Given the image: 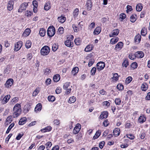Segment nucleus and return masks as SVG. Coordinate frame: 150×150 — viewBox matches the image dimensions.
<instances>
[{
	"label": "nucleus",
	"instance_id": "f257e3e1",
	"mask_svg": "<svg viewBox=\"0 0 150 150\" xmlns=\"http://www.w3.org/2000/svg\"><path fill=\"white\" fill-rule=\"evenodd\" d=\"M21 106L20 104H16L13 108V117H17L21 113Z\"/></svg>",
	"mask_w": 150,
	"mask_h": 150
},
{
	"label": "nucleus",
	"instance_id": "f03ea898",
	"mask_svg": "<svg viewBox=\"0 0 150 150\" xmlns=\"http://www.w3.org/2000/svg\"><path fill=\"white\" fill-rule=\"evenodd\" d=\"M50 52V47L47 46H45L41 49L40 53L42 55L45 56L47 55Z\"/></svg>",
	"mask_w": 150,
	"mask_h": 150
},
{
	"label": "nucleus",
	"instance_id": "7ed1b4c3",
	"mask_svg": "<svg viewBox=\"0 0 150 150\" xmlns=\"http://www.w3.org/2000/svg\"><path fill=\"white\" fill-rule=\"evenodd\" d=\"M55 33V30L53 26H50L48 29L47 34L50 37L53 36Z\"/></svg>",
	"mask_w": 150,
	"mask_h": 150
},
{
	"label": "nucleus",
	"instance_id": "20e7f679",
	"mask_svg": "<svg viewBox=\"0 0 150 150\" xmlns=\"http://www.w3.org/2000/svg\"><path fill=\"white\" fill-rule=\"evenodd\" d=\"M97 70L100 71L102 70L105 67V65L104 62H98L96 65Z\"/></svg>",
	"mask_w": 150,
	"mask_h": 150
},
{
	"label": "nucleus",
	"instance_id": "39448f33",
	"mask_svg": "<svg viewBox=\"0 0 150 150\" xmlns=\"http://www.w3.org/2000/svg\"><path fill=\"white\" fill-rule=\"evenodd\" d=\"M23 42L21 41H19L15 45V48L14 49L15 51H18L22 46Z\"/></svg>",
	"mask_w": 150,
	"mask_h": 150
},
{
	"label": "nucleus",
	"instance_id": "423d86ee",
	"mask_svg": "<svg viewBox=\"0 0 150 150\" xmlns=\"http://www.w3.org/2000/svg\"><path fill=\"white\" fill-rule=\"evenodd\" d=\"M13 79H8L5 83V86L6 88H10L13 85Z\"/></svg>",
	"mask_w": 150,
	"mask_h": 150
},
{
	"label": "nucleus",
	"instance_id": "0eeeda50",
	"mask_svg": "<svg viewBox=\"0 0 150 150\" xmlns=\"http://www.w3.org/2000/svg\"><path fill=\"white\" fill-rule=\"evenodd\" d=\"M81 128V125L79 123L77 124L74 128L73 132L74 134H77L80 131Z\"/></svg>",
	"mask_w": 150,
	"mask_h": 150
},
{
	"label": "nucleus",
	"instance_id": "6e6552de",
	"mask_svg": "<svg viewBox=\"0 0 150 150\" xmlns=\"http://www.w3.org/2000/svg\"><path fill=\"white\" fill-rule=\"evenodd\" d=\"M119 32V30L117 29L114 30L109 35L110 37H112L117 35Z\"/></svg>",
	"mask_w": 150,
	"mask_h": 150
},
{
	"label": "nucleus",
	"instance_id": "1a4fd4ad",
	"mask_svg": "<svg viewBox=\"0 0 150 150\" xmlns=\"http://www.w3.org/2000/svg\"><path fill=\"white\" fill-rule=\"evenodd\" d=\"M28 6V4L26 3H23L21 5L20 8L18 10V11L19 12H22L23 11L25 10Z\"/></svg>",
	"mask_w": 150,
	"mask_h": 150
},
{
	"label": "nucleus",
	"instance_id": "9d476101",
	"mask_svg": "<svg viewBox=\"0 0 150 150\" xmlns=\"http://www.w3.org/2000/svg\"><path fill=\"white\" fill-rule=\"evenodd\" d=\"M108 115V112L107 111H104L100 115L99 118L101 119H103L104 118H106Z\"/></svg>",
	"mask_w": 150,
	"mask_h": 150
},
{
	"label": "nucleus",
	"instance_id": "9b49d317",
	"mask_svg": "<svg viewBox=\"0 0 150 150\" xmlns=\"http://www.w3.org/2000/svg\"><path fill=\"white\" fill-rule=\"evenodd\" d=\"M86 6L88 10H90L92 7V2L91 0H88L86 1Z\"/></svg>",
	"mask_w": 150,
	"mask_h": 150
},
{
	"label": "nucleus",
	"instance_id": "f8f14e48",
	"mask_svg": "<svg viewBox=\"0 0 150 150\" xmlns=\"http://www.w3.org/2000/svg\"><path fill=\"white\" fill-rule=\"evenodd\" d=\"M136 57L137 58H142L144 56V54L142 51H138L135 53Z\"/></svg>",
	"mask_w": 150,
	"mask_h": 150
},
{
	"label": "nucleus",
	"instance_id": "ddd939ff",
	"mask_svg": "<svg viewBox=\"0 0 150 150\" xmlns=\"http://www.w3.org/2000/svg\"><path fill=\"white\" fill-rule=\"evenodd\" d=\"M30 31L31 30L29 28H26L22 34V36L24 37L28 36L30 35Z\"/></svg>",
	"mask_w": 150,
	"mask_h": 150
},
{
	"label": "nucleus",
	"instance_id": "4468645a",
	"mask_svg": "<svg viewBox=\"0 0 150 150\" xmlns=\"http://www.w3.org/2000/svg\"><path fill=\"white\" fill-rule=\"evenodd\" d=\"M10 95H7L5 96L2 100V103L4 104L7 103L10 99Z\"/></svg>",
	"mask_w": 150,
	"mask_h": 150
},
{
	"label": "nucleus",
	"instance_id": "2eb2a0df",
	"mask_svg": "<svg viewBox=\"0 0 150 150\" xmlns=\"http://www.w3.org/2000/svg\"><path fill=\"white\" fill-rule=\"evenodd\" d=\"M65 45L68 47H73V43L71 42V40L69 39L67 40L65 42Z\"/></svg>",
	"mask_w": 150,
	"mask_h": 150
},
{
	"label": "nucleus",
	"instance_id": "dca6fc26",
	"mask_svg": "<svg viewBox=\"0 0 150 150\" xmlns=\"http://www.w3.org/2000/svg\"><path fill=\"white\" fill-rule=\"evenodd\" d=\"M120 133V129L118 128H115L113 131V135L115 137L118 136Z\"/></svg>",
	"mask_w": 150,
	"mask_h": 150
},
{
	"label": "nucleus",
	"instance_id": "f3484780",
	"mask_svg": "<svg viewBox=\"0 0 150 150\" xmlns=\"http://www.w3.org/2000/svg\"><path fill=\"white\" fill-rule=\"evenodd\" d=\"M123 46V42H119L116 45L115 49V50H117V49L120 50L122 48Z\"/></svg>",
	"mask_w": 150,
	"mask_h": 150
},
{
	"label": "nucleus",
	"instance_id": "a211bd4d",
	"mask_svg": "<svg viewBox=\"0 0 150 150\" xmlns=\"http://www.w3.org/2000/svg\"><path fill=\"white\" fill-rule=\"evenodd\" d=\"M14 3L13 2L11 1H9L8 3L7 6V9L9 11H11L12 10L13 8V6Z\"/></svg>",
	"mask_w": 150,
	"mask_h": 150
},
{
	"label": "nucleus",
	"instance_id": "6ab92c4d",
	"mask_svg": "<svg viewBox=\"0 0 150 150\" xmlns=\"http://www.w3.org/2000/svg\"><path fill=\"white\" fill-rule=\"evenodd\" d=\"M26 121L27 119L26 117H23L20 119L18 122V124L20 125H22L26 123Z\"/></svg>",
	"mask_w": 150,
	"mask_h": 150
},
{
	"label": "nucleus",
	"instance_id": "aec40b11",
	"mask_svg": "<svg viewBox=\"0 0 150 150\" xmlns=\"http://www.w3.org/2000/svg\"><path fill=\"white\" fill-rule=\"evenodd\" d=\"M79 70V69L78 67H74L72 69L71 73L73 75H75L78 73Z\"/></svg>",
	"mask_w": 150,
	"mask_h": 150
},
{
	"label": "nucleus",
	"instance_id": "412c9836",
	"mask_svg": "<svg viewBox=\"0 0 150 150\" xmlns=\"http://www.w3.org/2000/svg\"><path fill=\"white\" fill-rule=\"evenodd\" d=\"M101 31L100 27H96L93 32V33L95 35H98L99 34Z\"/></svg>",
	"mask_w": 150,
	"mask_h": 150
},
{
	"label": "nucleus",
	"instance_id": "4be33fe9",
	"mask_svg": "<svg viewBox=\"0 0 150 150\" xmlns=\"http://www.w3.org/2000/svg\"><path fill=\"white\" fill-rule=\"evenodd\" d=\"M52 129V127L50 126H48L47 127L42 129H41V131L43 132H49Z\"/></svg>",
	"mask_w": 150,
	"mask_h": 150
},
{
	"label": "nucleus",
	"instance_id": "5701e85b",
	"mask_svg": "<svg viewBox=\"0 0 150 150\" xmlns=\"http://www.w3.org/2000/svg\"><path fill=\"white\" fill-rule=\"evenodd\" d=\"M42 105L41 104L38 103L36 106L35 109V110L36 112H38L41 110Z\"/></svg>",
	"mask_w": 150,
	"mask_h": 150
},
{
	"label": "nucleus",
	"instance_id": "b1692460",
	"mask_svg": "<svg viewBox=\"0 0 150 150\" xmlns=\"http://www.w3.org/2000/svg\"><path fill=\"white\" fill-rule=\"evenodd\" d=\"M134 40L135 42L139 43L141 40V36L140 34H138L135 37Z\"/></svg>",
	"mask_w": 150,
	"mask_h": 150
},
{
	"label": "nucleus",
	"instance_id": "393cba45",
	"mask_svg": "<svg viewBox=\"0 0 150 150\" xmlns=\"http://www.w3.org/2000/svg\"><path fill=\"white\" fill-rule=\"evenodd\" d=\"M93 45H89L87 46L85 49V51L86 52H89L93 49Z\"/></svg>",
	"mask_w": 150,
	"mask_h": 150
},
{
	"label": "nucleus",
	"instance_id": "a878e982",
	"mask_svg": "<svg viewBox=\"0 0 150 150\" xmlns=\"http://www.w3.org/2000/svg\"><path fill=\"white\" fill-rule=\"evenodd\" d=\"M119 38L117 37L112 38L110 41V43L112 44H114L118 41Z\"/></svg>",
	"mask_w": 150,
	"mask_h": 150
},
{
	"label": "nucleus",
	"instance_id": "bb28decb",
	"mask_svg": "<svg viewBox=\"0 0 150 150\" xmlns=\"http://www.w3.org/2000/svg\"><path fill=\"white\" fill-rule=\"evenodd\" d=\"M137 16L135 14H133L130 17V21L134 23L135 21L137 20Z\"/></svg>",
	"mask_w": 150,
	"mask_h": 150
},
{
	"label": "nucleus",
	"instance_id": "cd10ccee",
	"mask_svg": "<svg viewBox=\"0 0 150 150\" xmlns=\"http://www.w3.org/2000/svg\"><path fill=\"white\" fill-rule=\"evenodd\" d=\"M45 30L43 28H41L39 31V33L40 36L42 37L44 36L46 33Z\"/></svg>",
	"mask_w": 150,
	"mask_h": 150
},
{
	"label": "nucleus",
	"instance_id": "c85d7f7f",
	"mask_svg": "<svg viewBox=\"0 0 150 150\" xmlns=\"http://www.w3.org/2000/svg\"><path fill=\"white\" fill-rule=\"evenodd\" d=\"M60 75L58 74H57L55 75L53 78V80L55 82H57L60 80Z\"/></svg>",
	"mask_w": 150,
	"mask_h": 150
},
{
	"label": "nucleus",
	"instance_id": "c756f323",
	"mask_svg": "<svg viewBox=\"0 0 150 150\" xmlns=\"http://www.w3.org/2000/svg\"><path fill=\"white\" fill-rule=\"evenodd\" d=\"M146 120V118L144 116H141L139 117L138 121L140 123H142Z\"/></svg>",
	"mask_w": 150,
	"mask_h": 150
},
{
	"label": "nucleus",
	"instance_id": "7c9ffc66",
	"mask_svg": "<svg viewBox=\"0 0 150 150\" xmlns=\"http://www.w3.org/2000/svg\"><path fill=\"white\" fill-rule=\"evenodd\" d=\"M58 20L60 23H63L65 21L66 18L64 16H62L60 17H59L58 18Z\"/></svg>",
	"mask_w": 150,
	"mask_h": 150
},
{
	"label": "nucleus",
	"instance_id": "2f4dec72",
	"mask_svg": "<svg viewBox=\"0 0 150 150\" xmlns=\"http://www.w3.org/2000/svg\"><path fill=\"white\" fill-rule=\"evenodd\" d=\"M101 133L100 131V130L97 131L96 134L93 137V139L94 140L96 139H97L100 136Z\"/></svg>",
	"mask_w": 150,
	"mask_h": 150
},
{
	"label": "nucleus",
	"instance_id": "473e14b6",
	"mask_svg": "<svg viewBox=\"0 0 150 150\" xmlns=\"http://www.w3.org/2000/svg\"><path fill=\"white\" fill-rule=\"evenodd\" d=\"M40 92V89L39 88H36L33 92L32 96H36Z\"/></svg>",
	"mask_w": 150,
	"mask_h": 150
},
{
	"label": "nucleus",
	"instance_id": "72a5a7b5",
	"mask_svg": "<svg viewBox=\"0 0 150 150\" xmlns=\"http://www.w3.org/2000/svg\"><path fill=\"white\" fill-rule=\"evenodd\" d=\"M76 101V98L74 96L71 97L69 100L68 102L69 103H74Z\"/></svg>",
	"mask_w": 150,
	"mask_h": 150
},
{
	"label": "nucleus",
	"instance_id": "f704fd0d",
	"mask_svg": "<svg viewBox=\"0 0 150 150\" xmlns=\"http://www.w3.org/2000/svg\"><path fill=\"white\" fill-rule=\"evenodd\" d=\"M141 34L143 36H145L147 33L146 29L144 27L143 28L141 31Z\"/></svg>",
	"mask_w": 150,
	"mask_h": 150
},
{
	"label": "nucleus",
	"instance_id": "c9c22d12",
	"mask_svg": "<svg viewBox=\"0 0 150 150\" xmlns=\"http://www.w3.org/2000/svg\"><path fill=\"white\" fill-rule=\"evenodd\" d=\"M142 8L143 7L142 4H138V5L136 7V9L137 11L140 12L141 11Z\"/></svg>",
	"mask_w": 150,
	"mask_h": 150
},
{
	"label": "nucleus",
	"instance_id": "e433bc0d",
	"mask_svg": "<svg viewBox=\"0 0 150 150\" xmlns=\"http://www.w3.org/2000/svg\"><path fill=\"white\" fill-rule=\"evenodd\" d=\"M141 88L142 91H146L148 88V86L146 83H143L141 86Z\"/></svg>",
	"mask_w": 150,
	"mask_h": 150
},
{
	"label": "nucleus",
	"instance_id": "4c0bfd02",
	"mask_svg": "<svg viewBox=\"0 0 150 150\" xmlns=\"http://www.w3.org/2000/svg\"><path fill=\"white\" fill-rule=\"evenodd\" d=\"M31 42L29 40H27L25 43V47L27 48H29L31 47Z\"/></svg>",
	"mask_w": 150,
	"mask_h": 150
},
{
	"label": "nucleus",
	"instance_id": "58836bf2",
	"mask_svg": "<svg viewBox=\"0 0 150 150\" xmlns=\"http://www.w3.org/2000/svg\"><path fill=\"white\" fill-rule=\"evenodd\" d=\"M74 42L76 45H79L81 43V40L79 38H77L74 40Z\"/></svg>",
	"mask_w": 150,
	"mask_h": 150
},
{
	"label": "nucleus",
	"instance_id": "ea45409f",
	"mask_svg": "<svg viewBox=\"0 0 150 150\" xmlns=\"http://www.w3.org/2000/svg\"><path fill=\"white\" fill-rule=\"evenodd\" d=\"M137 64L136 62H134L131 64V69L132 70H134L136 69L137 67Z\"/></svg>",
	"mask_w": 150,
	"mask_h": 150
},
{
	"label": "nucleus",
	"instance_id": "a19ab883",
	"mask_svg": "<svg viewBox=\"0 0 150 150\" xmlns=\"http://www.w3.org/2000/svg\"><path fill=\"white\" fill-rule=\"evenodd\" d=\"M51 8L50 4L49 3H46L44 6V9L47 11L49 10Z\"/></svg>",
	"mask_w": 150,
	"mask_h": 150
},
{
	"label": "nucleus",
	"instance_id": "79ce46f5",
	"mask_svg": "<svg viewBox=\"0 0 150 150\" xmlns=\"http://www.w3.org/2000/svg\"><path fill=\"white\" fill-rule=\"evenodd\" d=\"M48 100L50 102H54L55 100V98L53 96H49L48 97Z\"/></svg>",
	"mask_w": 150,
	"mask_h": 150
},
{
	"label": "nucleus",
	"instance_id": "37998d69",
	"mask_svg": "<svg viewBox=\"0 0 150 150\" xmlns=\"http://www.w3.org/2000/svg\"><path fill=\"white\" fill-rule=\"evenodd\" d=\"M112 79L113 81H117L118 79V75L117 73H115L113 74Z\"/></svg>",
	"mask_w": 150,
	"mask_h": 150
},
{
	"label": "nucleus",
	"instance_id": "c03bdc74",
	"mask_svg": "<svg viewBox=\"0 0 150 150\" xmlns=\"http://www.w3.org/2000/svg\"><path fill=\"white\" fill-rule=\"evenodd\" d=\"M64 29L63 27H60L58 29V33L59 34H62L64 33Z\"/></svg>",
	"mask_w": 150,
	"mask_h": 150
},
{
	"label": "nucleus",
	"instance_id": "a18cd8bd",
	"mask_svg": "<svg viewBox=\"0 0 150 150\" xmlns=\"http://www.w3.org/2000/svg\"><path fill=\"white\" fill-rule=\"evenodd\" d=\"M96 70V68L95 67H93L91 71V75L93 76L95 75Z\"/></svg>",
	"mask_w": 150,
	"mask_h": 150
},
{
	"label": "nucleus",
	"instance_id": "49530a36",
	"mask_svg": "<svg viewBox=\"0 0 150 150\" xmlns=\"http://www.w3.org/2000/svg\"><path fill=\"white\" fill-rule=\"evenodd\" d=\"M18 98L17 97H14L11 100V103L13 105H14L15 103H17L18 101Z\"/></svg>",
	"mask_w": 150,
	"mask_h": 150
},
{
	"label": "nucleus",
	"instance_id": "de8ad7c7",
	"mask_svg": "<svg viewBox=\"0 0 150 150\" xmlns=\"http://www.w3.org/2000/svg\"><path fill=\"white\" fill-rule=\"evenodd\" d=\"M117 88L119 90L122 91L123 90L124 86L121 84H119L117 86Z\"/></svg>",
	"mask_w": 150,
	"mask_h": 150
},
{
	"label": "nucleus",
	"instance_id": "09e8293b",
	"mask_svg": "<svg viewBox=\"0 0 150 150\" xmlns=\"http://www.w3.org/2000/svg\"><path fill=\"white\" fill-rule=\"evenodd\" d=\"M126 17V14L123 13H121L120 15V18L121 19V21H122L123 19L125 18Z\"/></svg>",
	"mask_w": 150,
	"mask_h": 150
},
{
	"label": "nucleus",
	"instance_id": "8fccbe9b",
	"mask_svg": "<svg viewBox=\"0 0 150 150\" xmlns=\"http://www.w3.org/2000/svg\"><path fill=\"white\" fill-rule=\"evenodd\" d=\"M79 12V9L77 8H76L74 10L73 12V15L75 17L77 16L78 15Z\"/></svg>",
	"mask_w": 150,
	"mask_h": 150
},
{
	"label": "nucleus",
	"instance_id": "3c124183",
	"mask_svg": "<svg viewBox=\"0 0 150 150\" xmlns=\"http://www.w3.org/2000/svg\"><path fill=\"white\" fill-rule=\"evenodd\" d=\"M132 80V78L131 76H129L126 79V83L128 84Z\"/></svg>",
	"mask_w": 150,
	"mask_h": 150
},
{
	"label": "nucleus",
	"instance_id": "603ef678",
	"mask_svg": "<svg viewBox=\"0 0 150 150\" xmlns=\"http://www.w3.org/2000/svg\"><path fill=\"white\" fill-rule=\"evenodd\" d=\"M129 57L130 59L131 60H134L135 59L136 57L135 56V54H130L129 56Z\"/></svg>",
	"mask_w": 150,
	"mask_h": 150
},
{
	"label": "nucleus",
	"instance_id": "864d4df0",
	"mask_svg": "<svg viewBox=\"0 0 150 150\" xmlns=\"http://www.w3.org/2000/svg\"><path fill=\"white\" fill-rule=\"evenodd\" d=\"M52 50L53 51H55L58 48V46L56 44H54L52 45Z\"/></svg>",
	"mask_w": 150,
	"mask_h": 150
},
{
	"label": "nucleus",
	"instance_id": "5fc2aeb1",
	"mask_svg": "<svg viewBox=\"0 0 150 150\" xmlns=\"http://www.w3.org/2000/svg\"><path fill=\"white\" fill-rule=\"evenodd\" d=\"M128 64V61L127 60H125L123 62L122 64L123 66L125 67H127Z\"/></svg>",
	"mask_w": 150,
	"mask_h": 150
},
{
	"label": "nucleus",
	"instance_id": "6e6d98bb",
	"mask_svg": "<svg viewBox=\"0 0 150 150\" xmlns=\"http://www.w3.org/2000/svg\"><path fill=\"white\" fill-rule=\"evenodd\" d=\"M115 101V103L117 105H120L121 103V100L119 98H116Z\"/></svg>",
	"mask_w": 150,
	"mask_h": 150
},
{
	"label": "nucleus",
	"instance_id": "4d7b16f0",
	"mask_svg": "<svg viewBox=\"0 0 150 150\" xmlns=\"http://www.w3.org/2000/svg\"><path fill=\"white\" fill-rule=\"evenodd\" d=\"M70 86V83L66 82L63 85V88L66 90Z\"/></svg>",
	"mask_w": 150,
	"mask_h": 150
},
{
	"label": "nucleus",
	"instance_id": "13d9d810",
	"mask_svg": "<svg viewBox=\"0 0 150 150\" xmlns=\"http://www.w3.org/2000/svg\"><path fill=\"white\" fill-rule=\"evenodd\" d=\"M51 70L50 69L47 68L45 69L44 71V73L45 75H48L51 72Z\"/></svg>",
	"mask_w": 150,
	"mask_h": 150
},
{
	"label": "nucleus",
	"instance_id": "bf43d9fd",
	"mask_svg": "<svg viewBox=\"0 0 150 150\" xmlns=\"http://www.w3.org/2000/svg\"><path fill=\"white\" fill-rule=\"evenodd\" d=\"M33 14V12L30 11H26L25 15L26 16L28 17L30 16Z\"/></svg>",
	"mask_w": 150,
	"mask_h": 150
},
{
	"label": "nucleus",
	"instance_id": "052dcab7",
	"mask_svg": "<svg viewBox=\"0 0 150 150\" xmlns=\"http://www.w3.org/2000/svg\"><path fill=\"white\" fill-rule=\"evenodd\" d=\"M126 136L131 139H133L134 138V136L132 134H128L126 135Z\"/></svg>",
	"mask_w": 150,
	"mask_h": 150
},
{
	"label": "nucleus",
	"instance_id": "680f3d73",
	"mask_svg": "<svg viewBox=\"0 0 150 150\" xmlns=\"http://www.w3.org/2000/svg\"><path fill=\"white\" fill-rule=\"evenodd\" d=\"M12 134H10L7 136V137L6 138L5 142L7 144L10 138L11 137Z\"/></svg>",
	"mask_w": 150,
	"mask_h": 150
},
{
	"label": "nucleus",
	"instance_id": "e2e57ef3",
	"mask_svg": "<svg viewBox=\"0 0 150 150\" xmlns=\"http://www.w3.org/2000/svg\"><path fill=\"white\" fill-rule=\"evenodd\" d=\"M62 91L61 88L59 87H57L55 90L56 93L58 94L60 93Z\"/></svg>",
	"mask_w": 150,
	"mask_h": 150
},
{
	"label": "nucleus",
	"instance_id": "0e129e2a",
	"mask_svg": "<svg viewBox=\"0 0 150 150\" xmlns=\"http://www.w3.org/2000/svg\"><path fill=\"white\" fill-rule=\"evenodd\" d=\"M53 122L54 124L56 125H58L60 123V121L58 119L54 120Z\"/></svg>",
	"mask_w": 150,
	"mask_h": 150
},
{
	"label": "nucleus",
	"instance_id": "69168bd1",
	"mask_svg": "<svg viewBox=\"0 0 150 150\" xmlns=\"http://www.w3.org/2000/svg\"><path fill=\"white\" fill-rule=\"evenodd\" d=\"M103 105L107 107H109L110 105V104L108 101H105L103 103Z\"/></svg>",
	"mask_w": 150,
	"mask_h": 150
},
{
	"label": "nucleus",
	"instance_id": "338daca9",
	"mask_svg": "<svg viewBox=\"0 0 150 150\" xmlns=\"http://www.w3.org/2000/svg\"><path fill=\"white\" fill-rule=\"evenodd\" d=\"M94 60L93 59H91L88 64V66L89 67L91 66L93 64Z\"/></svg>",
	"mask_w": 150,
	"mask_h": 150
},
{
	"label": "nucleus",
	"instance_id": "774afa93",
	"mask_svg": "<svg viewBox=\"0 0 150 150\" xmlns=\"http://www.w3.org/2000/svg\"><path fill=\"white\" fill-rule=\"evenodd\" d=\"M99 93L100 94L102 95H104L106 94V91H104L103 89H102L101 90L99 91Z\"/></svg>",
	"mask_w": 150,
	"mask_h": 150
}]
</instances>
